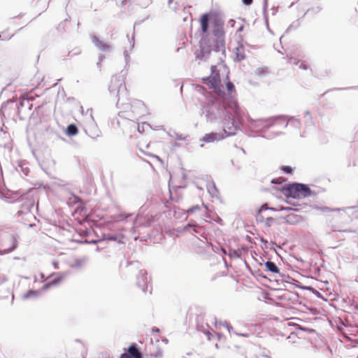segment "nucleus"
<instances>
[{
  "instance_id": "1",
  "label": "nucleus",
  "mask_w": 358,
  "mask_h": 358,
  "mask_svg": "<svg viewBox=\"0 0 358 358\" xmlns=\"http://www.w3.org/2000/svg\"><path fill=\"white\" fill-rule=\"evenodd\" d=\"M207 117L210 121H217L222 124L223 131L226 136L236 133V126L231 113L219 103L217 99L212 101L206 108Z\"/></svg>"
},
{
  "instance_id": "2",
  "label": "nucleus",
  "mask_w": 358,
  "mask_h": 358,
  "mask_svg": "<svg viewBox=\"0 0 358 358\" xmlns=\"http://www.w3.org/2000/svg\"><path fill=\"white\" fill-rule=\"evenodd\" d=\"M224 31L222 26L217 23L210 35L203 36L200 41V48L203 55L211 51H219L224 48Z\"/></svg>"
},
{
  "instance_id": "3",
  "label": "nucleus",
  "mask_w": 358,
  "mask_h": 358,
  "mask_svg": "<svg viewBox=\"0 0 358 358\" xmlns=\"http://www.w3.org/2000/svg\"><path fill=\"white\" fill-rule=\"evenodd\" d=\"M282 194L286 197L301 199L311 195L310 187L304 184L294 183L284 187L282 189Z\"/></svg>"
},
{
  "instance_id": "4",
  "label": "nucleus",
  "mask_w": 358,
  "mask_h": 358,
  "mask_svg": "<svg viewBox=\"0 0 358 358\" xmlns=\"http://www.w3.org/2000/svg\"><path fill=\"white\" fill-rule=\"evenodd\" d=\"M271 209L273 211L285 210L289 212V214L286 216L282 217V219L285 221V222L288 224H298L305 220V218L303 216L296 213L297 210L290 207L278 206V208Z\"/></svg>"
},
{
  "instance_id": "5",
  "label": "nucleus",
  "mask_w": 358,
  "mask_h": 358,
  "mask_svg": "<svg viewBox=\"0 0 358 358\" xmlns=\"http://www.w3.org/2000/svg\"><path fill=\"white\" fill-rule=\"evenodd\" d=\"M203 83L208 85L210 89L213 90L214 92L220 96L224 95L223 86L221 83L219 73H215L212 76L203 79Z\"/></svg>"
},
{
  "instance_id": "6",
  "label": "nucleus",
  "mask_w": 358,
  "mask_h": 358,
  "mask_svg": "<svg viewBox=\"0 0 358 358\" xmlns=\"http://www.w3.org/2000/svg\"><path fill=\"white\" fill-rule=\"evenodd\" d=\"M271 208H268L267 204L265 203L262 206L260 209L259 210L257 215L256 220L258 223H260L264 225V227L266 228L271 227L275 222V219L271 216H268L266 215L265 212L267 210H271Z\"/></svg>"
},
{
  "instance_id": "7",
  "label": "nucleus",
  "mask_w": 358,
  "mask_h": 358,
  "mask_svg": "<svg viewBox=\"0 0 358 358\" xmlns=\"http://www.w3.org/2000/svg\"><path fill=\"white\" fill-rule=\"evenodd\" d=\"M213 17L214 15L213 13H204L201 15L199 18V24L203 36L210 35V34H208L210 22H213L214 24L215 23L218 24L217 22L213 20Z\"/></svg>"
},
{
  "instance_id": "8",
  "label": "nucleus",
  "mask_w": 358,
  "mask_h": 358,
  "mask_svg": "<svg viewBox=\"0 0 358 358\" xmlns=\"http://www.w3.org/2000/svg\"><path fill=\"white\" fill-rule=\"evenodd\" d=\"M120 358H143V355L138 348L137 344L134 343L128 348L124 349Z\"/></svg>"
},
{
  "instance_id": "9",
  "label": "nucleus",
  "mask_w": 358,
  "mask_h": 358,
  "mask_svg": "<svg viewBox=\"0 0 358 358\" xmlns=\"http://www.w3.org/2000/svg\"><path fill=\"white\" fill-rule=\"evenodd\" d=\"M224 138V136L221 133H214L211 132L209 134H206L201 139L204 143H213L215 141H218Z\"/></svg>"
},
{
  "instance_id": "10",
  "label": "nucleus",
  "mask_w": 358,
  "mask_h": 358,
  "mask_svg": "<svg viewBox=\"0 0 358 358\" xmlns=\"http://www.w3.org/2000/svg\"><path fill=\"white\" fill-rule=\"evenodd\" d=\"M207 189L212 197L217 198L219 196V190L213 181H210L207 184Z\"/></svg>"
},
{
  "instance_id": "11",
  "label": "nucleus",
  "mask_w": 358,
  "mask_h": 358,
  "mask_svg": "<svg viewBox=\"0 0 358 358\" xmlns=\"http://www.w3.org/2000/svg\"><path fill=\"white\" fill-rule=\"evenodd\" d=\"M93 43L95 44L96 47H98L101 50L103 51H108L110 50V45L104 42L100 41L98 38L94 37L93 38Z\"/></svg>"
},
{
  "instance_id": "12",
  "label": "nucleus",
  "mask_w": 358,
  "mask_h": 358,
  "mask_svg": "<svg viewBox=\"0 0 358 358\" xmlns=\"http://www.w3.org/2000/svg\"><path fill=\"white\" fill-rule=\"evenodd\" d=\"M265 267L267 271H271L273 273H279L280 270L276 264L271 261H268L265 263Z\"/></svg>"
},
{
  "instance_id": "13",
  "label": "nucleus",
  "mask_w": 358,
  "mask_h": 358,
  "mask_svg": "<svg viewBox=\"0 0 358 358\" xmlns=\"http://www.w3.org/2000/svg\"><path fill=\"white\" fill-rule=\"evenodd\" d=\"M236 58L238 60L241 61L245 58V48L241 44L236 49Z\"/></svg>"
},
{
  "instance_id": "14",
  "label": "nucleus",
  "mask_w": 358,
  "mask_h": 358,
  "mask_svg": "<svg viewBox=\"0 0 358 358\" xmlns=\"http://www.w3.org/2000/svg\"><path fill=\"white\" fill-rule=\"evenodd\" d=\"M67 134L70 136L76 135L78 132V128L74 124H70L67 127Z\"/></svg>"
},
{
  "instance_id": "15",
  "label": "nucleus",
  "mask_w": 358,
  "mask_h": 358,
  "mask_svg": "<svg viewBox=\"0 0 358 358\" xmlns=\"http://www.w3.org/2000/svg\"><path fill=\"white\" fill-rule=\"evenodd\" d=\"M61 280H62L61 278H58L54 279L52 281L45 284L44 286H43V288L44 289H48L49 287H50L52 285H57Z\"/></svg>"
},
{
  "instance_id": "16",
  "label": "nucleus",
  "mask_w": 358,
  "mask_h": 358,
  "mask_svg": "<svg viewBox=\"0 0 358 358\" xmlns=\"http://www.w3.org/2000/svg\"><path fill=\"white\" fill-rule=\"evenodd\" d=\"M193 227V230L195 233H199L200 232V230L201 229V227L196 226V224H187L185 227V230L187 231L189 229V228H192Z\"/></svg>"
},
{
  "instance_id": "17",
  "label": "nucleus",
  "mask_w": 358,
  "mask_h": 358,
  "mask_svg": "<svg viewBox=\"0 0 358 358\" xmlns=\"http://www.w3.org/2000/svg\"><path fill=\"white\" fill-rule=\"evenodd\" d=\"M287 59H288V62L290 64H294L297 65L299 63V62L297 61V59L292 56H287Z\"/></svg>"
},
{
  "instance_id": "18",
  "label": "nucleus",
  "mask_w": 358,
  "mask_h": 358,
  "mask_svg": "<svg viewBox=\"0 0 358 358\" xmlns=\"http://www.w3.org/2000/svg\"><path fill=\"white\" fill-rule=\"evenodd\" d=\"M299 68L303 70H307L308 69V65L305 62H301L299 64Z\"/></svg>"
},
{
  "instance_id": "19",
  "label": "nucleus",
  "mask_w": 358,
  "mask_h": 358,
  "mask_svg": "<svg viewBox=\"0 0 358 358\" xmlns=\"http://www.w3.org/2000/svg\"><path fill=\"white\" fill-rule=\"evenodd\" d=\"M282 169L287 173H292V169L288 166H283Z\"/></svg>"
},
{
  "instance_id": "20",
  "label": "nucleus",
  "mask_w": 358,
  "mask_h": 358,
  "mask_svg": "<svg viewBox=\"0 0 358 358\" xmlns=\"http://www.w3.org/2000/svg\"><path fill=\"white\" fill-rule=\"evenodd\" d=\"M227 90L231 92L234 89V85L231 82H228L227 83Z\"/></svg>"
},
{
  "instance_id": "21",
  "label": "nucleus",
  "mask_w": 358,
  "mask_h": 358,
  "mask_svg": "<svg viewBox=\"0 0 358 358\" xmlns=\"http://www.w3.org/2000/svg\"><path fill=\"white\" fill-rule=\"evenodd\" d=\"M242 1H243V3L247 6L252 4V3L253 1V0H242Z\"/></svg>"
},
{
  "instance_id": "22",
  "label": "nucleus",
  "mask_w": 358,
  "mask_h": 358,
  "mask_svg": "<svg viewBox=\"0 0 358 358\" xmlns=\"http://www.w3.org/2000/svg\"><path fill=\"white\" fill-rule=\"evenodd\" d=\"M36 294V292H34V291H29V292H28V293L27 294L26 297H28V296H31V295H35Z\"/></svg>"
},
{
  "instance_id": "23",
  "label": "nucleus",
  "mask_w": 358,
  "mask_h": 358,
  "mask_svg": "<svg viewBox=\"0 0 358 358\" xmlns=\"http://www.w3.org/2000/svg\"><path fill=\"white\" fill-rule=\"evenodd\" d=\"M271 182L274 183V184H278V183H280V181H279L278 180H276V179H273L271 180Z\"/></svg>"
},
{
  "instance_id": "24",
  "label": "nucleus",
  "mask_w": 358,
  "mask_h": 358,
  "mask_svg": "<svg viewBox=\"0 0 358 358\" xmlns=\"http://www.w3.org/2000/svg\"><path fill=\"white\" fill-rule=\"evenodd\" d=\"M206 335H207V336H208V340H210V339H211V336H212L211 333H210V332H209V331H207V332H206Z\"/></svg>"
},
{
  "instance_id": "25",
  "label": "nucleus",
  "mask_w": 358,
  "mask_h": 358,
  "mask_svg": "<svg viewBox=\"0 0 358 358\" xmlns=\"http://www.w3.org/2000/svg\"><path fill=\"white\" fill-rule=\"evenodd\" d=\"M211 70H212V72L214 73L216 71V66H211Z\"/></svg>"
},
{
  "instance_id": "26",
  "label": "nucleus",
  "mask_w": 358,
  "mask_h": 358,
  "mask_svg": "<svg viewBox=\"0 0 358 358\" xmlns=\"http://www.w3.org/2000/svg\"><path fill=\"white\" fill-rule=\"evenodd\" d=\"M138 146L139 147V149L143 151L142 145H141L140 143H138Z\"/></svg>"
},
{
  "instance_id": "27",
  "label": "nucleus",
  "mask_w": 358,
  "mask_h": 358,
  "mask_svg": "<svg viewBox=\"0 0 358 358\" xmlns=\"http://www.w3.org/2000/svg\"><path fill=\"white\" fill-rule=\"evenodd\" d=\"M155 157L158 159V160H160L159 157H157V156H155Z\"/></svg>"
},
{
  "instance_id": "28",
  "label": "nucleus",
  "mask_w": 358,
  "mask_h": 358,
  "mask_svg": "<svg viewBox=\"0 0 358 358\" xmlns=\"http://www.w3.org/2000/svg\"><path fill=\"white\" fill-rule=\"evenodd\" d=\"M194 208H193L190 209V211H191V212H193Z\"/></svg>"
}]
</instances>
